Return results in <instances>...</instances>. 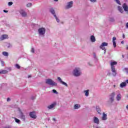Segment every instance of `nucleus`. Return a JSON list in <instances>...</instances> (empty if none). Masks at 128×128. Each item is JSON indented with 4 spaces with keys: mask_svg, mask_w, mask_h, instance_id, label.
<instances>
[{
    "mask_svg": "<svg viewBox=\"0 0 128 128\" xmlns=\"http://www.w3.org/2000/svg\"><path fill=\"white\" fill-rule=\"evenodd\" d=\"M121 44H124V41H122Z\"/></svg>",
    "mask_w": 128,
    "mask_h": 128,
    "instance_id": "nucleus-50",
    "label": "nucleus"
},
{
    "mask_svg": "<svg viewBox=\"0 0 128 128\" xmlns=\"http://www.w3.org/2000/svg\"><path fill=\"white\" fill-rule=\"evenodd\" d=\"M8 38V34H3L0 37V40H4Z\"/></svg>",
    "mask_w": 128,
    "mask_h": 128,
    "instance_id": "nucleus-17",
    "label": "nucleus"
},
{
    "mask_svg": "<svg viewBox=\"0 0 128 128\" xmlns=\"http://www.w3.org/2000/svg\"><path fill=\"white\" fill-rule=\"evenodd\" d=\"M74 4V2L70 1L67 3V5L66 6V8L68 9L70 8H72V5Z\"/></svg>",
    "mask_w": 128,
    "mask_h": 128,
    "instance_id": "nucleus-9",
    "label": "nucleus"
},
{
    "mask_svg": "<svg viewBox=\"0 0 128 128\" xmlns=\"http://www.w3.org/2000/svg\"><path fill=\"white\" fill-rule=\"evenodd\" d=\"M80 108V104H76L74 106V110H78V108Z\"/></svg>",
    "mask_w": 128,
    "mask_h": 128,
    "instance_id": "nucleus-24",
    "label": "nucleus"
},
{
    "mask_svg": "<svg viewBox=\"0 0 128 128\" xmlns=\"http://www.w3.org/2000/svg\"><path fill=\"white\" fill-rule=\"evenodd\" d=\"M108 42H104L100 46V48L102 50H104V54H106V48H104V46H108Z\"/></svg>",
    "mask_w": 128,
    "mask_h": 128,
    "instance_id": "nucleus-6",
    "label": "nucleus"
},
{
    "mask_svg": "<svg viewBox=\"0 0 128 128\" xmlns=\"http://www.w3.org/2000/svg\"><path fill=\"white\" fill-rule=\"evenodd\" d=\"M10 98H7V102H10Z\"/></svg>",
    "mask_w": 128,
    "mask_h": 128,
    "instance_id": "nucleus-44",
    "label": "nucleus"
},
{
    "mask_svg": "<svg viewBox=\"0 0 128 128\" xmlns=\"http://www.w3.org/2000/svg\"><path fill=\"white\" fill-rule=\"evenodd\" d=\"M19 112H20V118L23 120H26V116H24V113H22V110H19Z\"/></svg>",
    "mask_w": 128,
    "mask_h": 128,
    "instance_id": "nucleus-11",
    "label": "nucleus"
},
{
    "mask_svg": "<svg viewBox=\"0 0 128 128\" xmlns=\"http://www.w3.org/2000/svg\"><path fill=\"white\" fill-rule=\"evenodd\" d=\"M54 18H55L57 22H60V19H58V17H56V16H54Z\"/></svg>",
    "mask_w": 128,
    "mask_h": 128,
    "instance_id": "nucleus-35",
    "label": "nucleus"
},
{
    "mask_svg": "<svg viewBox=\"0 0 128 128\" xmlns=\"http://www.w3.org/2000/svg\"><path fill=\"white\" fill-rule=\"evenodd\" d=\"M122 8H124V12H128V6L126 4L124 3L122 6Z\"/></svg>",
    "mask_w": 128,
    "mask_h": 128,
    "instance_id": "nucleus-15",
    "label": "nucleus"
},
{
    "mask_svg": "<svg viewBox=\"0 0 128 128\" xmlns=\"http://www.w3.org/2000/svg\"><path fill=\"white\" fill-rule=\"evenodd\" d=\"M15 66L16 68H18V70H20V66L18 64H16L15 65Z\"/></svg>",
    "mask_w": 128,
    "mask_h": 128,
    "instance_id": "nucleus-28",
    "label": "nucleus"
},
{
    "mask_svg": "<svg viewBox=\"0 0 128 128\" xmlns=\"http://www.w3.org/2000/svg\"><path fill=\"white\" fill-rule=\"evenodd\" d=\"M28 78H32V76H28Z\"/></svg>",
    "mask_w": 128,
    "mask_h": 128,
    "instance_id": "nucleus-49",
    "label": "nucleus"
},
{
    "mask_svg": "<svg viewBox=\"0 0 128 128\" xmlns=\"http://www.w3.org/2000/svg\"><path fill=\"white\" fill-rule=\"evenodd\" d=\"M50 12H51V14H53L54 16H56V12L54 11V8H50Z\"/></svg>",
    "mask_w": 128,
    "mask_h": 128,
    "instance_id": "nucleus-20",
    "label": "nucleus"
},
{
    "mask_svg": "<svg viewBox=\"0 0 128 128\" xmlns=\"http://www.w3.org/2000/svg\"><path fill=\"white\" fill-rule=\"evenodd\" d=\"M54 2H58V0H54Z\"/></svg>",
    "mask_w": 128,
    "mask_h": 128,
    "instance_id": "nucleus-48",
    "label": "nucleus"
},
{
    "mask_svg": "<svg viewBox=\"0 0 128 128\" xmlns=\"http://www.w3.org/2000/svg\"><path fill=\"white\" fill-rule=\"evenodd\" d=\"M125 82H126V84H128V80H126Z\"/></svg>",
    "mask_w": 128,
    "mask_h": 128,
    "instance_id": "nucleus-45",
    "label": "nucleus"
},
{
    "mask_svg": "<svg viewBox=\"0 0 128 128\" xmlns=\"http://www.w3.org/2000/svg\"><path fill=\"white\" fill-rule=\"evenodd\" d=\"M3 12H6V13L8 12V11L7 10H4Z\"/></svg>",
    "mask_w": 128,
    "mask_h": 128,
    "instance_id": "nucleus-43",
    "label": "nucleus"
},
{
    "mask_svg": "<svg viewBox=\"0 0 128 128\" xmlns=\"http://www.w3.org/2000/svg\"><path fill=\"white\" fill-rule=\"evenodd\" d=\"M2 54L3 56H8V52H3Z\"/></svg>",
    "mask_w": 128,
    "mask_h": 128,
    "instance_id": "nucleus-26",
    "label": "nucleus"
},
{
    "mask_svg": "<svg viewBox=\"0 0 128 128\" xmlns=\"http://www.w3.org/2000/svg\"><path fill=\"white\" fill-rule=\"evenodd\" d=\"M110 22H114V18H110Z\"/></svg>",
    "mask_w": 128,
    "mask_h": 128,
    "instance_id": "nucleus-39",
    "label": "nucleus"
},
{
    "mask_svg": "<svg viewBox=\"0 0 128 128\" xmlns=\"http://www.w3.org/2000/svg\"><path fill=\"white\" fill-rule=\"evenodd\" d=\"M38 34L40 36H44V34H46V28L43 27L39 28L38 29Z\"/></svg>",
    "mask_w": 128,
    "mask_h": 128,
    "instance_id": "nucleus-4",
    "label": "nucleus"
},
{
    "mask_svg": "<svg viewBox=\"0 0 128 128\" xmlns=\"http://www.w3.org/2000/svg\"><path fill=\"white\" fill-rule=\"evenodd\" d=\"M122 38H125L124 34H123Z\"/></svg>",
    "mask_w": 128,
    "mask_h": 128,
    "instance_id": "nucleus-47",
    "label": "nucleus"
},
{
    "mask_svg": "<svg viewBox=\"0 0 128 128\" xmlns=\"http://www.w3.org/2000/svg\"><path fill=\"white\" fill-rule=\"evenodd\" d=\"M122 58H124V55H122Z\"/></svg>",
    "mask_w": 128,
    "mask_h": 128,
    "instance_id": "nucleus-51",
    "label": "nucleus"
},
{
    "mask_svg": "<svg viewBox=\"0 0 128 128\" xmlns=\"http://www.w3.org/2000/svg\"><path fill=\"white\" fill-rule=\"evenodd\" d=\"M117 64H118V62H110L112 74L114 76H116V67L114 66H116Z\"/></svg>",
    "mask_w": 128,
    "mask_h": 128,
    "instance_id": "nucleus-1",
    "label": "nucleus"
},
{
    "mask_svg": "<svg viewBox=\"0 0 128 128\" xmlns=\"http://www.w3.org/2000/svg\"><path fill=\"white\" fill-rule=\"evenodd\" d=\"M114 96H116V92H112L109 96V102L112 104L114 100Z\"/></svg>",
    "mask_w": 128,
    "mask_h": 128,
    "instance_id": "nucleus-5",
    "label": "nucleus"
},
{
    "mask_svg": "<svg viewBox=\"0 0 128 128\" xmlns=\"http://www.w3.org/2000/svg\"><path fill=\"white\" fill-rule=\"evenodd\" d=\"M2 74H8V71L6 70H2L1 71Z\"/></svg>",
    "mask_w": 128,
    "mask_h": 128,
    "instance_id": "nucleus-32",
    "label": "nucleus"
},
{
    "mask_svg": "<svg viewBox=\"0 0 128 128\" xmlns=\"http://www.w3.org/2000/svg\"><path fill=\"white\" fill-rule=\"evenodd\" d=\"M90 0L92 2H96V0Z\"/></svg>",
    "mask_w": 128,
    "mask_h": 128,
    "instance_id": "nucleus-41",
    "label": "nucleus"
},
{
    "mask_svg": "<svg viewBox=\"0 0 128 128\" xmlns=\"http://www.w3.org/2000/svg\"><path fill=\"white\" fill-rule=\"evenodd\" d=\"M123 72H126V74H128V68H125L123 69Z\"/></svg>",
    "mask_w": 128,
    "mask_h": 128,
    "instance_id": "nucleus-27",
    "label": "nucleus"
},
{
    "mask_svg": "<svg viewBox=\"0 0 128 128\" xmlns=\"http://www.w3.org/2000/svg\"><path fill=\"white\" fill-rule=\"evenodd\" d=\"M32 100H35L36 99V96H32V97H31Z\"/></svg>",
    "mask_w": 128,
    "mask_h": 128,
    "instance_id": "nucleus-42",
    "label": "nucleus"
},
{
    "mask_svg": "<svg viewBox=\"0 0 128 128\" xmlns=\"http://www.w3.org/2000/svg\"><path fill=\"white\" fill-rule=\"evenodd\" d=\"M30 116L32 118H36V114L34 112H30Z\"/></svg>",
    "mask_w": 128,
    "mask_h": 128,
    "instance_id": "nucleus-13",
    "label": "nucleus"
},
{
    "mask_svg": "<svg viewBox=\"0 0 128 128\" xmlns=\"http://www.w3.org/2000/svg\"><path fill=\"white\" fill-rule=\"evenodd\" d=\"M116 37H113L112 38V42H113V45L114 48L116 47Z\"/></svg>",
    "mask_w": 128,
    "mask_h": 128,
    "instance_id": "nucleus-18",
    "label": "nucleus"
},
{
    "mask_svg": "<svg viewBox=\"0 0 128 128\" xmlns=\"http://www.w3.org/2000/svg\"><path fill=\"white\" fill-rule=\"evenodd\" d=\"M93 56L95 60H98V58L96 57V53H94Z\"/></svg>",
    "mask_w": 128,
    "mask_h": 128,
    "instance_id": "nucleus-34",
    "label": "nucleus"
},
{
    "mask_svg": "<svg viewBox=\"0 0 128 128\" xmlns=\"http://www.w3.org/2000/svg\"><path fill=\"white\" fill-rule=\"evenodd\" d=\"M52 92H54V94H58V92L54 89L52 90Z\"/></svg>",
    "mask_w": 128,
    "mask_h": 128,
    "instance_id": "nucleus-30",
    "label": "nucleus"
},
{
    "mask_svg": "<svg viewBox=\"0 0 128 128\" xmlns=\"http://www.w3.org/2000/svg\"><path fill=\"white\" fill-rule=\"evenodd\" d=\"M58 80H59V82H60V84H62L65 86H68V84L62 81V78H60V77H58Z\"/></svg>",
    "mask_w": 128,
    "mask_h": 128,
    "instance_id": "nucleus-14",
    "label": "nucleus"
},
{
    "mask_svg": "<svg viewBox=\"0 0 128 128\" xmlns=\"http://www.w3.org/2000/svg\"><path fill=\"white\" fill-rule=\"evenodd\" d=\"M13 2H8V6H12L13 4Z\"/></svg>",
    "mask_w": 128,
    "mask_h": 128,
    "instance_id": "nucleus-31",
    "label": "nucleus"
},
{
    "mask_svg": "<svg viewBox=\"0 0 128 128\" xmlns=\"http://www.w3.org/2000/svg\"><path fill=\"white\" fill-rule=\"evenodd\" d=\"M53 120H54V122H56V118H53Z\"/></svg>",
    "mask_w": 128,
    "mask_h": 128,
    "instance_id": "nucleus-46",
    "label": "nucleus"
},
{
    "mask_svg": "<svg viewBox=\"0 0 128 128\" xmlns=\"http://www.w3.org/2000/svg\"><path fill=\"white\" fill-rule=\"evenodd\" d=\"M96 112H98V114H100V112H102V110H100V107L97 106L96 108Z\"/></svg>",
    "mask_w": 128,
    "mask_h": 128,
    "instance_id": "nucleus-25",
    "label": "nucleus"
},
{
    "mask_svg": "<svg viewBox=\"0 0 128 128\" xmlns=\"http://www.w3.org/2000/svg\"><path fill=\"white\" fill-rule=\"evenodd\" d=\"M32 6V3H28L26 5V6L28 8H30Z\"/></svg>",
    "mask_w": 128,
    "mask_h": 128,
    "instance_id": "nucleus-29",
    "label": "nucleus"
},
{
    "mask_svg": "<svg viewBox=\"0 0 128 128\" xmlns=\"http://www.w3.org/2000/svg\"><path fill=\"white\" fill-rule=\"evenodd\" d=\"M118 10L121 12V14H122L124 12V10L122 9V7L120 6H118Z\"/></svg>",
    "mask_w": 128,
    "mask_h": 128,
    "instance_id": "nucleus-21",
    "label": "nucleus"
},
{
    "mask_svg": "<svg viewBox=\"0 0 128 128\" xmlns=\"http://www.w3.org/2000/svg\"><path fill=\"white\" fill-rule=\"evenodd\" d=\"M56 106V102H54L52 104L48 106V110H52L54 108V106Z\"/></svg>",
    "mask_w": 128,
    "mask_h": 128,
    "instance_id": "nucleus-10",
    "label": "nucleus"
},
{
    "mask_svg": "<svg viewBox=\"0 0 128 128\" xmlns=\"http://www.w3.org/2000/svg\"><path fill=\"white\" fill-rule=\"evenodd\" d=\"M0 74H2V71L1 72L0 71Z\"/></svg>",
    "mask_w": 128,
    "mask_h": 128,
    "instance_id": "nucleus-54",
    "label": "nucleus"
},
{
    "mask_svg": "<svg viewBox=\"0 0 128 128\" xmlns=\"http://www.w3.org/2000/svg\"><path fill=\"white\" fill-rule=\"evenodd\" d=\"M108 120V114H106L104 112H103L102 116V120Z\"/></svg>",
    "mask_w": 128,
    "mask_h": 128,
    "instance_id": "nucleus-16",
    "label": "nucleus"
},
{
    "mask_svg": "<svg viewBox=\"0 0 128 128\" xmlns=\"http://www.w3.org/2000/svg\"><path fill=\"white\" fill-rule=\"evenodd\" d=\"M6 46H7L8 48H12V44H10L8 43V44H6Z\"/></svg>",
    "mask_w": 128,
    "mask_h": 128,
    "instance_id": "nucleus-38",
    "label": "nucleus"
},
{
    "mask_svg": "<svg viewBox=\"0 0 128 128\" xmlns=\"http://www.w3.org/2000/svg\"><path fill=\"white\" fill-rule=\"evenodd\" d=\"M15 122H17V124H18L20 122V120L16 118H15Z\"/></svg>",
    "mask_w": 128,
    "mask_h": 128,
    "instance_id": "nucleus-33",
    "label": "nucleus"
},
{
    "mask_svg": "<svg viewBox=\"0 0 128 128\" xmlns=\"http://www.w3.org/2000/svg\"><path fill=\"white\" fill-rule=\"evenodd\" d=\"M31 52H32V54H34V48H32Z\"/></svg>",
    "mask_w": 128,
    "mask_h": 128,
    "instance_id": "nucleus-40",
    "label": "nucleus"
},
{
    "mask_svg": "<svg viewBox=\"0 0 128 128\" xmlns=\"http://www.w3.org/2000/svg\"><path fill=\"white\" fill-rule=\"evenodd\" d=\"M19 12L20 14H21V16H23L24 18H26V16L27 14H26V12L24 10L21 9L19 10Z\"/></svg>",
    "mask_w": 128,
    "mask_h": 128,
    "instance_id": "nucleus-7",
    "label": "nucleus"
},
{
    "mask_svg": "<svg viewBox=\"0 0 128 128\" xmlns=\"http://www.w3.org/2000/svg\"><path fill=\"white\" fill-rule=\"evenodd\" d=\"M114 88H116V85H114Z\"/></svg>",
    "mask_w": 128,
    "mask_h": 128,
    "instance_id": "nucleus-52",
    "label": "nucleus"
},
{
    "mask_svg": "<svg viewBox=\"0 0 128 128\" xmlns=\"http://www.w3.org/2000/svg\"><path fill=\"white\" fill-rule=\"evenodd\" d=\"M0 64H1L2 66H4V61L1 60L0 61Z\"/></svg>",
    "mask_w": 128,
    "mask_h": 128,
    "instance_id": "nucleus-36",
    "label": "nucleus"
},
{
    "mask_svg": "<svg viewBox=\"0 0 128 128\" xmlns=\"http://www.w3.org/2000/svg\"><path fill=\"white\" fill-rule=\"evenodd\" d=\"M89 66H90V64H89Z\"/></svg>",
    "mask_w": 128,
    "mask_h": 128,
    "instance_id": "nucleus-55",
    "label": "nucleus"
},
{
    "mask_svg": "<svg viewBox=\"0 0 128 128\" xmlns=\"http://www.w3.org/2000/svg\"><path fill=\"white\" fill-rule=\"evenodd\" d=\"M84 94L85 96H90V90H84Z\"/></svg>",
    "mask_w": 128,
    "mask_h": 128,
    "instance_id": "nucleus-19",
    "label": "nucleus"
},
{
    "mask_svg": "<svg viewBox=\"0 0 128 128\" xmlns=\"http://www.w3.org/2000/svg\"><path fill=\"white\" fill-rule=\"evenodd\" d=\"M90 40L92 42H96V37L94 36H91Z\"/></svg>",
    "mask_w": 128,
    "mask_h": 128,
    "instance_id": "nucleus-22",
    "label": "nucleus"
},
{
    "mask_svg": "<svg viewBox=\"0 0 128 128\" xmlns=\"http://www.w3.org/2000/svg\"><path fill=\"white\" fill-rule=\"evenodd\" d=\"M126 50H128V46L126 48Z\"/></svg>",
    "mask_w": 128,
    "mask_h": 128,
    "instance_id": "nucleus-53",
    "label": "nucleus"
},
{
    "mask_svg": "<svg viewBox=\"0 0 128 128\" xmlns=\"http://www.w3.org/2000/svg\"><path fill=\"white\" fill-rule=\"evenodd\" d=\"M93 122L94 124H100V119H98V117H94Z\"/></svg>",
    "mask_w": 128,
    "mask_h": 128,
    "instance_id": "nucleus-12",
    "label": "nucleus"
},
{
    "mask_svg": "<svg viewBox=\"0 0 128 128\" xmlns=\"http://www.w3.org/2000/svg\"><path fill=\"white\" fill-rule=\"evenodd\" d=\"M116 92L118 94L117 96L116 97V100L117 102H120V100H122V94H120V91L118 90Z\"/></svg>",
    "mask_w": 128,
    "mask_h": 128,
    "instance_id": "nucleus-8",
    "label": "nucleus"
},
{
    "mask_svg": "<svg viewBox=\"0 0 128 128\" xmlns=\"http://www.w3.org/2000/svg\"><path fill=\"white\" fill-rule=\"evenodd\" d=\"M115 1L116 2V4H120V0H115Z\"/></svg>",
    "mask_w": 128,
    "mask_h": 128,
    "instance_id": "nucleus-37",
    "label": "nucleus"
},
{
    "mask_svg": "<svg viewBox=\"0 0 128 128\" xmlns=\"http://www.w3.org/2000/svg\"><path fill=\"white\" fill-rule=\"evenodd\" d=\"M73 76H82V70H80V68H76L72 72Z\"/></svg>",
    "mask_w": 128,
    "mask_h": 128,
    "instance_id": "nucleus-2",
    "label": "nucleus"
},
{
    "mask_svg": "<svg viewBox=\"0 0 128 128\" xmlns=\"http://www.w3.org/2000/svg\"><path fill=\"white\" fill-rule=\"evenodd\" d=\"M124 86H126V82H122L120 84V88H124Z\"/></svg>",
    "mask_w": 128,
    "mask_h": 128,
    "instance_id": "nucleus-23",
    "label": "nucleus"
},
{
    "mask_svg": "<svg viewBox=\"0 0 128 128\" xmlns=\"http://www.w3.org/2000/svg\"><path fill=\"white\" fill-rule=\"evenodd\" d=\"M46 83L47 84L52 86H58V84H56V82H54V80H52L50 78L46 79Z\"/></svg>",
    "mask_w": 128,
    "mask_h": 128,
    "instance_id": "nucleus-3",
    "label": "nucleus"
}]
</instances>
